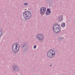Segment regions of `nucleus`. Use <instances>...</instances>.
I'll list each match as a JSON object with an SVG mask.
<instances>
[{"mask_svg": "<svg viewBox=\"0 0 75 75\" xmlns=\"http://www.w3.org/2000/svg\"><path fill=\"white\" fill-rule=\"evenodd\" d=\"M53 31L55 33H58L60 31V27L58 25H54L53 28Z\"/></svg>", "mask_w": 75, "mask_h": 75, "instance_id": "2", "label": "nucleus"}, {"mask_svg": "<svg viewBox=\"0 0 75 75\" xmlns=\"http://www.w3.org/2000/svg\"><path fill=\"white\" fill-rule=\"evenodd\" d=\"M47 55L50 58H52L55 55V52L53 50H50L47 52Z\"/></svg>", "mask_w": 75, "mask_h": 75, "instance_id": "3", "label": "nucleus"}, {"mask_svg": "<svg viewBox=\"0 0 75 75\" xmlns=\"http://www.w3.org/2000/svg\"><path fill=\"white\" fill-rule=\"evenodd\" d=\"M50 67H51V65H50Z\"/></svg>", "mask_w": 75, "mask_h": 75, "instance_id": "13", "label": "nucleus"}, {"mask_svg": "<svg viewBox=\"0 0 75 75\" xmlns=\"http://www.w3.org/2000/svg\"><path fill=\"white\" fill-rule=\"evenodd\" d=\"M46 11V8L44 7H42L40 8L41 13H44Z\"/></svg>", "mask_w": 75, "mask_h": 75, "instance_id": "5", "label": "nucleus"}, {"mask_svg": "<svg viewBox=\"0 0 75 75\" xmlns=\"http://www.w3.org/2000/svg\"><path fill=\"white\" fill-rule=\"evenodd\" d=\"M38 39L39 40H41L43 38V36L41 34H38L37 36Z\"/></svg>", "mask_w": 75, "mask_h": 75, "instance_id": "4", "label": "nucleus"}, {"mask_svg": "<svg viewBox=\"0 0 75 75\" xmlns=\"http://www.w3.org/2000/svg\"><path fill=\"white\" fill-rule=\"evenodd\" d=\"M1 35V32L0 31V36Z\"/></svg>", "mask_w": 75, "mask_h": 75, "instance_id": "9", "label": "nucleus"}, {"mask_svg": "<svg viewBox=\"0 0 75 75\" xmlns=\"http://www.w3.org/2000/svg\"><path fill=\"white\" fill-rule=\"evenodd\" d=\"M13 47H14V45L12 47V49H13Z\"/></svg>", "mask_w": 75, "mask_h": 75, "instance_id": "12", "label": "nucleus"}, {"mask_svg": "<svg viewBox=\"0 0 75 75\" xmlns=\"http://www.w3.org/2000/svg\"><path fill=\"white\" fill-rule=\"evenodd\" d=\"M36 48V46L35 45L34 47V48Z\"/></svg>", "mask_w": 75, "mask_h": 75, "instance_id": "11", "label": "nucleus"}, {"mask_svg": "<svg viewBox=\"0 0 75 75\" xmlns=\"http://www.w3.org/2000/svg\"><path fill=\"white\" fill-rule=\"evenodd\" d=\"M24 5H27V3H25V4H24Z\"/></svg>", "mask_w": 75, "mask_h": 75, "instance_id": "10", "label": "nucleus"}, {"mask_svg": "<svg viewBox=\"0 0 75 75\" xmlns=\"http://www.w3.org/2000/svg\"><path fill=\"white\" fill-rule=\"evenodd\" d=\"M23 14L25 19H28L31 17V13L28 11H26L24 12Z\"/></svg>", "mask_w": 75, "mask_h": 75, "instance_id": "1", "label": "nucleus"}, {"mask_svg": "<svg viewBox=\"0 0 75 75\" xmlns=\"http://www.w3.org/2000/svg\"><path fill=\"white\" fill-rule=\"evenodd\" d=\"M61 26L62 27H65V23H62Z\"/></svg>", "mask_w": 75, "mask_h": 75, "instance_id": "8", "label": "nucleus"}, {"mask_svg": "<svg viewBox=\"0 0 75 75\" xmlns=\"http://www.w3.org/2000/svg\"><path fill=\"white\" fill-rule=\"evenodd\" d=\"M19 47H20V46H19V45L17 44L16 45L15 50H16V51H18V50H19Z\"/></svg>", "mask_w": 75, "mask_h": 75, "instance_id": "6", "label": "nucleus"}, {"mask_svg": "<svg viewBox=\"0 0 75 75\" xmlns=\"http://www.w3.org/2000/svg\"><path fill=\"white\" fill-rule=\"evenodd\" d=\"M46 13L47 15H48L49 14H50V13H51V11H50V9H47V12H46Z\"/></svg>", "mask_w": 75, "mask_h": 75, "instance_id": "7", "label": "nucleus"}]
</instances>
